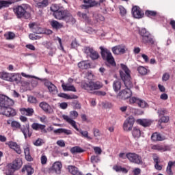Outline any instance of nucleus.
<instances>
[{
  "label": "nucleus",
  "instance_id": "2eb2a0df",
  "mask_svg": "<svg viewBox=\"0 0 175 175\" xmlns=\"http://www.w3.org/2000/svg\"><path fill=\"white\" fill-rule=\"evenodd\" d=\"M135 124V118L133 117H129L123 124L124 131H132L133 128V124Z\"/></svg>",
  "mask_w": 175,
  "mask_h": 175
},
{
  "label": "nucleus",
  "instance_id": "774afa93",
  "mask_svg": "<svg viewBox=\"0 0 175 175\" xmlns=\"http://www.w3.org/2000/svg\"><path fill=\"white\" fill-rule=\"evenodd\" d=\"M41 163L42 165H46V163H47V157L45 155L41 157Z\"/></svg>",
  "mask_w": 175,
  "mask_h": 175
},
{
  "label": "nucleus",
  "instance_id": "20e7f679",
  "mask_svg": "<svg viewBox=\"0 0 175 175\" xmlns=\"http://www.w3.org/2000/svg\"><path fill=\"white\" fill-rule=\"evenodd\" d=\"M101 58L103 61H105L106 65L108 66H116V60L114 59V57H113V54L110 50L103 48V46H100Z\"/></svg>",
  "mask_w": 175,
  "mask_h": 175
},
{
  "label": "nucleus",
  "instance_id": "ddd939ff",
  "mask_svg": "<svg viewBox=\"0 0 175 175\" xmlns=\"http://www.w3.org/2000/svg\"><path fill=\"white\" fill-rule=\"evenodd\" d=\"M29 28H30V29H32L34 33H37L38 35L47 33L46 30H44L43 28L42 27H39V26H38V24H36V23H29Z\"/></svg>",
  "mask_w": 175,
  "mask_h": 175
},
{
  "label": "nucleus",
  "instance_id": "1a4fd4ad",
  "mask_svg": "<svg viewBox=\"0 0 175 175\" xmlns=\"http://www.w3.org/2000/svg\"><path fill=\"white\" fill-rule=\"evenodd\" d=\"M84 53L85 54H89L91 59L92 61H96L100 57L98 51L94 50V48L90 46H85L84 47Z\"/></svg>",
  "mask_w": 175,
  "mask_h": 175
},
{
  "label": "nucleus",
  "instance_id": "9b49d317",
  "mask_svg": "<svg viewBox=\"0 0 175 175\" xmlns=\"http://www.w3.org/2000/svg\"><path fill=\"white\" fill-rule=\"evenodd\" d=\"M129 103L130 105H133L134 103H136L137 105H138L139 107H142V109L148 107V104L147 103V102H146L144 100H142L136 97L131 98L129 99Z\"/></svg>",
  "mask_w": 175,
  "mask_h": 175
},
{
  "label": "nucleus",
  "instance_id": "09e8293b",
  "mask_svg": "<svg viewBox=\"0 0 175 175\" xmlns=\"http://www.w3.org/2000/svg\"><path fill=\"white\" fill-rule=\"evenodd\" d=\"M132 135L133 137L139 138L140 137V136H142V131H140V129L135 127L133 130Z\"/></svg>",
  "mask_w": 175,
  "mask_h": 175
},
{
  "label": "nucleus",
  "instance_id": "aec40b11",
  "mask_svg": "<svg viewBox=\"0 0 175 175\" xmlns=\"http://www.w3.org/2000/svg\"><path fill=\"white\" fill-rule=\"evenodd\" d=\"M44 46L46 47V49H47L48 50H50L49 53V55H50L51 57H53V55L55 54L57 51V48L53 44V42H46L44 44Z\"/></svg>",
  "mask_w": 175,
  "mask_h": 175
},
{
  "label": "nucleus",
  "instance_id": "13d9d810",
  "mask_svg": "<svg viewBox=\"0 0 175 175\" xmlns=\"http://www.w3.org/2000/svg\"><path fill=\"white\" fill-rule=\"evenodd\" d=\"M92 163H98L100 160L99 159V156H92L91 157Z\"/></svg>",
  "mask_w": 175,
  "mask_h": 175
},
{
  "label": "nucleus",
  "instance_id": "423d86ee",
  "mask_svg": "<svg viewBox=\"0 0 175 175\" xmlns=\"http://www.w3.org/2000/svg\"><path fill=\"white\" fill-rule=\"evenodd\" d=\"M81 87L83 90H85L86 91H88V92H91L92 91L100 90V88H103V84L99 81H83L81 82Z\"/></svg>",
  "mask_w": 175,
  "mask_h": 175
},
{
  "label": "nucleus",
  "instance_id": "69168bd1",
  "mask_svg": "<svg viewBox=\"0 0 175 175\" xmlns=\"http://www.w3.org/2000/svg\"><path fill=\"white\" fill-rule=\"evenodd\" d=\"M159 122H169V117L168 116H162L161 118L159 120Z\"/></svg>",
  "mask_w": 175,
  "mask_h": 175
},
{
  "label": "nucleus",
  "instance_id": "f3484780",
  "mask_svg": "<svg viewBox=\"0 0 175 175\" xmlns=\"http://www.w3.org/2000/svg\"><path fill=\"white\" fill-rule=\"evenodd\" d=\"M131 13L134 18H143L144 13L142 12V9L137 5H135L132 8Z\"/></svg>",
  "mask_w": 175,
  "mask_h": 175
},
{
  "label": "nucleus",
  "instance_id": "2f4dec72",
  "mask_svg": "<svg viewBox=\"0 0 175 175\" xmlns=\"http://www.w3.org/2000/svg\"><path fill=\"white\" fill-rule=\"evenodd\" d=\"M25 172H27V175H31L33 174L35 170L31 165H25L22 168V173H25Z\"/></svg>",
  "mask_w": 175,
  "mask_h": 175
},
{
  "label": "nucleus",
  "instance_id": "412c9836",
  "mask_svg": "<svg viewBox=\"0 0 175 175\" xmlns=\"http://www.w3.org/2000/svg\"><path fill=\"white\" fill-rule=\"evenodd\" d=\"M31 128L33 131H41L43 133H47L46 125L34 122L31 124Z\"/></svg>",
  "mask_w": 175,
  "mask_h": 175
},
{
  "label": "nucleus",
  "instance_id": "c03bdc74",
  "mask_svg": "<svg viewBox=\"0 0 175 175\" xmlns=\"http://www.w3.org/2000/svg\"><path fill=\"white\" fill-rule=\"evenodd\" d=\"M51 12H53V13H57L59 10L64 9V7L60 6L58 4H53L50 8Z\"/></svg>",
  "mask_w": 175,
  "mask_h": 175
},
{
  "label": "nucleus",
  "instance_id": "f8f14e48",
  "mask_svg": "<svg viewBox=\"0 0 175 175\" xmlns=\"http://www.w3.org/2000/svg\"><path fill=\"white\" fill-rule=\"evenodd\" d=\"M68 13L69 11L68 10H64V8H62L58 12L53 13V16L57 20H63V21H65Z\"/></svg>",
  "mask_w": 175,
  "mask_h": 175
},
{
  "label": "nucleus",
  "instance_id": "a19ab883",
  "mask_svg": "<svg viewBox=\"0 0 175 175\" xmlns=\"http://www.w3.org/2000/svg\"><path fill=\"white\" fill-rule=\"evenodd\" d=\"M58 96H59V98H64V99H77V96L76 95H68L65 93H60L58 94Z\"/></svg>",
  "mask_w": 175,
  "mask_h": 175
},
{
  "label": "nucleus",
  "instance_id": "5fc2aeb1",
  "mask_svg": "<svg viewBox=\"0 0 175 175\" xmlns=\"http://www.w3.org/2000/svg\"><path fill=\"white\" fill-rule=\"evenodd\" d=\"M77 16H79V17H81V18H83V20H84L85 21H88V20L90 18L88 17V15H87V14L82 13L81 12H78Z\"/></svg>",
  "mask_w": 175,
  "mask_h": 175
},
{
  "label": "nucleus",
  "instance_id": "603ef678",
  "mask_svg": "<svg viewBox=\"0 0 175 175\" xmlns=\"http://www.w3.org/2000/svg\"><path fill=\"white\" fill-rule=\"evenodd\" d=\"M8 81L12 83H13V81H16L17 83V81H18V76L16 74L10 73Z\"/></svg>",
  "mask_w": 175,
  "mask_h": 175
},
{
  "label": "nucleus",
  "instance_id": "c9c22d12",
  "mask_svg": "<svg viewBox=\"0 0 175 175\" xmlns=\"http://www.w3.org/2000/svg\"><path fill=\"white\" fill-rule=\"evenodd\" d=\"M49 0H42L41 2H38L36 3V7L38 9H43L44 8H47L49 6Z\"/></svg>",
  "mask_w": 175,
  "mask_h": 175
},
{
  "label": "nucleus",
  "instance_id": "dca6fc26",
  "mask_svg": "<svg viewBox=\"0 0 175 175\" xmlns=\"http://www.w3.org/2000/svg\"><path fill=\"white\" fill-rule=\"evenodd\" d=\"M39 107L40 109H42V110H43V111H44L46 114H53V113H54V109H53V107H51V105L46 102L43 101L40 103Z\"/></svg>",
  "mask_w": 175,
  "mask_h": 175
},
{
  "label": "nucleus",
  "instance_id": "58836bf2",
  "mask_svg": "<svg viewBox=\"0 0 175 175\" xmlns=\"http://www.w3.org/2000/svg\"><path fill=\"white\" fill-rule=\"evenodd\" d=\"M51 25L55 29H61L64 27V25L62 23H59V22L57 21H52L51 22Z\"/></svg>",
  "mask_w": 175,
  "mask_h": 175
},
{
  "label": "nucleus",
  "instance_id": "0e129e2a",
  "mask_svg": "<svg viewBox=\"0 0 175 175\" xmlns=\"http://www.w3.org/2000/svg\"><path fill=\"white\" fill-rule=\"evenodd\" d=\"M28 101L30 103H38V100L32 96H30L29 98H28Z\"/></svg>",
  "mask_w": 175,
  "mask_h": 175
},
{
  "label": "nucleus",
  "instance_id": "680f3d73",
  "mask_svg": "<svg viewBox=\"0 0 175 175\" xmlns=\"http://www.w3.org/2000/svg\"><path fill=\"white\" fill-rule=\"evenodd\" d=\"M169 79H170V75H169V73L165 72L163 75V77H162L163 81H167Z\"/></svg>",
  "mask_w": 175,
  "mask_h": 175
},
{
  "label": "nucleus",
  "instance_id": "c756f323",
  "mask_svg": "<svg viewBox=\"0 0 175 175\" xmlns=\"http://www.w3.org/2000/svg\"><path fill=\"white\" fill-rule=\"evenodd\" d=\"M153 161L154 162V168L156 169V170H162L163 166L159 165V162H161V161L159 160V157L157 155H154Z\"/></svg>",
  "mask_w": 175,
  "mask_h": 175
},
{
  "label": "nucleus",
  "instance_id": "f03ea898",
  "mask_svg": "<svg viewBox=\"0 0 175 175\" xmlns=\"http://www.w3.org/2000/svg\"><path fill=\"white\" fill-rule=\"evenodd\" d=\"M14 105V100L4 94H0V115L6 117H14L17 112L10 107Z\"/></svg>",
  "mask_w": 175,
  "mask_h": 175
},
{
  "label": "nucleus",
  "instance_id": "f704fd0d",
  "mask_svg": "<svg viewBox=\"0 0 175 175\" xmlns=\"http://www.w3.org/2000/svg\"><path fill=\"white\" fill-rule=\"evenodd\" d=\"M24 154L25 159H27L29 162H31V161H33V159L31 156V153L29 152V147L27 146L24 148Z\"/></svg>",
  "mask_w": 175,
  "mask_h": 175
},
{
  "label": "nucleus",
  "instance_id": "de8ad7c7",
  "mask_svg": "<svg viewBox=\"0 0 175 175\" xmlns=\"http://www.w3.org/2000/svg\"><path fill=\"white\" fill-rule=\"evenodd\" d=\"M4 38L6 40H12L14 38H16V34L12 31H8L4 34Z\"/></svg>",
  "mask_w": 175,
  "mask_h": 175
},
{
  "label": "nucleus",
  "instance_id": "e433bc0d",
  "mask_svg": "<svg viewBox=\"0 0 175 175\" xmlns=\"http://www.w3.org/2000/svg\"><path fill=\"white\" fill-rule=\"evenodd\" d=\"M13 2L12 1L0 0V10L3 8H9Z\"/></svg>",
  "mask_w": 175,
  "mask_h": 175
},
{
  "label": "nucleus",
  "instance_id": "39448f33",
  "mask_svg": "<svg viewBox=\"0 0 175 175\" xmlns=\"http://www.w3.org/2000/svg\"><path fill=\"white\" fill-rule=\"evenodd\" d=\"M62 118L68 122L77 132H79L81 136L84 137V139H87L88 140H92V137L89 135L88 131H83L77 128V124H76V121L73 120L72 118L69 117L68 115H62Z\"/></svg>",
  "mask_w": 175,
  "mask_h": 175
},
{
  "label": "nucleus",
  "instance_id": "6e6d98bb",
  "mask_svg": "<svg viewBox=\"0 0 175 175\" xmlns=\"http://www.w3.org/2000/svg\"><path fill=\"white\" fill-rule=\"evenodd\" d=\"M11 126L14 129H20V128H21V124H20V122H18L16 120H14L12 122Z\"/></svg>",
  "mask_w": 175,
  "mask_h": 175
},
{
  "label": "nucleus",
  "instance_id": "473e14b6",
  "mask_svg": "<svg viewBox=\"0 0 175 175\" xmlns=\"http://www.w3.org/2000/svg\"><path fill=\"white\" fill-rule=\"evenodd\" d=\"M151 139L153 142H162L165 140V138L158 133H154L151 136Z\"/></svg>",
  "mask_w": 175,
  "mask_h": 175
},
{
  "label": "nucleus",
  "instance_id": "393cba45",
  "mask_svg": "<svg viewBox=\"0 0 175 175\" xmlns=\"http://www.w3.org/2000/svg\"><path fill=\"white\" fill-rule=\"evenodd\" d=\"M20 111L21 114L27 116V117H32L33 113H35V111H33V109L32 108H21L20 109Z\"/></svg>",
  "mask_w": 175,
  "mask_h": 175
},
{
  "label": "nucleus",
  "instance_id": "e2e57ef3",
  "mask_svg": "<svg viewBox=\"0 0 175 175\" xmlns=\"http://www.w3.org/2000/svg\"><path fill=\"white\" fill-rule=\"evenodd\" d=\"M94 137H98V136H100V131L98 129H94L93 130Z\"/></svg>",
  "mask_w": 175,
  "mask_h": 175
},
{
  "label": "nucleus",
  "instance_id": "bf43d9fd",
  "mask_svg": "<svg viewBox=\"0 0 175 175\" xmlns=\"http://www.w3.org/2000/svg\"><path fill=\"white\" fill-rule=\"evenodd\" d=\"M43 143H44L43 142V139L41 138H38L34 143V146H36V147H39L40 146H42V144H43Z\"/></svg>",
  "mask_w": 175,
  "mask_h": 175
},
{
  "label": "nucleus",
  "instance_id": "4be33fe9",
  "mask_svg": "<svg viewBox=\"0 0 175 175\" xmlns=\"http://www.w3.org/2000/svg\"><path fill=\"white\" fill-rule=\"evenodd\" d=\"M11 169H13L14 170H18L21 166H23V161L21 160V159H15V160L12 162V163L9 165Z\"/></svg>",
  "mask_w": 175,
  "mask_h": 175
},
{
  "label": "nucleus",
  "instance_id": "37998d69",
  "mask_svg": "<svg viewBox=\"0 0 175 175\" xmlns=\"http://www.w3.org/2000/svg\"><path fill=\"white\" fill-rule=\"evenodd\" d=\"M137 70L138 73H139V75H141L142 76H146V75H147V72H148L147 68H146L144 66H139L137 68Z\"/></svg>",
  "mask_w": 175,
  "mask_h": 175
},
{
  "label": "nucleus",
  "instance_id": "4c0bfd02",
  "mask_svg": "<svg viewBox=\"0 0 175 175\" xmlns=\"http://www.w3.org/2000/svg\"><path fill=\"white\" fill-rule=\"evenodd\" d=\"M62 89L64 90V91H72V92H76V88H75V86L73 85H65V83H63L62 85Z\"/></svg>",
  "mask_w": 175,
  "mask_h": 175
},
{
  "label": "nucleus",
  "instance_id": "a18cd8bd",
  "mask_svg": "<svg viewBox=\"0 0 175 175\" xmlns=\"http://www.w3.org/2000/svg\"><path fill=\"white\" fill-rule=\"evenodd\" d=\"M10 77V73L6 72H0V79L2 80H5V81H9V79Z\"/></svg>",
  "mask_w": 175,
  "mask_h": 175
},
{
  "label": "nucleus",
  "instance_id": "a878e982",
  "mask_svg": "<svg viewBox=\"0 0 175 175\" xmlns=\"http://www.w3.org/2000/svg\"><path fill=\"white\" fill-rule=\"evenodd\" d=\"M137 122L144 128H147L151 125V120L148 119H137Z\"/></svg>",
  "mask_w": 175,
  "mask_h": 175
},
{
  "label": "nucleus",
  "instance_id": "9d476101",
  "mask_svg": "<svg viewBox=\"0 0 175 175\" xmlns=\"http://www.w3.org/2000/svg\"><path fill=\"white\" fill-rule=\"evenodd\" d=\"M44 85L49 90V92L52 94V95H57V94H58V89L57 88V86L50 81L44 79Z\"/></svg>",
  "mask_w": 175,
  "mask_h": 175
},
{
  "label": "nucleus",
  "instance_id": "49530a36",
  "mask_svg": "<svg viewBox=\"0 0 175 175\" xmlns=\"http://www.w3.org/2000/svg\"><path fill=\"white\" fill-rule=\"evenodd\" d=\"M70 152L72 154L81 153V152H84V150H83L79 146H75L71 148Z\"/></svg>",
  "mask_w": 175,
  "mask_h": 175
},
{
  "label": "nucleus",
  "instance_id": "6ab92c4d",
  "mask_svg": "<svg viewBox=\"0 0 175 175\" xmlns=\"http://www.w3.org/2000/svg\"><path fill=\"white\" fill-rule=\"evenodd\" d=\"M21 130V132L23 133L25 139H27V137H31L32 136V132L29 130V124H27L25 125H23V126H21V128L19 129Z\"/></svg>",
  "mask_w": 175,
  "mask_h": 175
},
{
  "label": "nucleus",
  "instance_id": "3c124183",
  "mask_svg": "<svg viewBox=\"0 0 175 175\" xmlns=\"http://www.w3.org/2000/svg\"><path fill=\"white\" fill-rule=\"evenodd\" d=\"M113 169L116 172H123V173H128V170H126V168H124L121 166L114 165L113 167Z\"/></svg>",
  "mask_w": 175,
  "mask_h": 175
},
{
  "label": "nucleus",
  "instance_id": "052dcab7",
  "mask_svg": "<svg viewBox=\"0 0 175 175\" xmlns=\"http://www.w3.org/2000/svg\"><path fill=\"white\" fill-rule=\"evenodd\" d=\"M57 40L59 44V46H58L59 50H62V51H65V49H64V45H62V40L59 37H57Z\"/></svg>",
  "mask_w": 175,
  "mask_h": 175
},
{
  "label": "nucleus",
  "instance_id": "f257e3e1",
  "mask_svg": "<svg viewBox=\"0 0 175 175\" xmlns=\"http://www.w3.org/2000/svg\"><path fill=\"white\" fill-rule=\"evenodd\" d=\"M122 70H120V75L122 81L124 83L126 89L120 91L118 95V99H122L125 100L126 99H129L132 96V91L131 88L133 87V83H132V77H131V70L128 68V66L125 64H121Z\"/></svg>",
  "mask_w": 175,
  "mask_h": 175
},
{
  "label": "nucleus",
  "instance_id": "338daca9",
  "mask_svg": "<svg viewBox=\"0 0 175 175\" xmlns=\"http://www.w3.org/2000/svg\"><path fill=\"white\" fill-rule=\"evenodd\" d=\"M29 38L31 39V40H38V39H39V36L33 33H30L29 35Z\"/></svg>",
  "mask_w": 175,
  "mask_h": 175
},
{
  "label": "nucleus",
  "instance_id": "a211bd4d",
  "mask_svg": "<svg viewBox=\"0 0 175 175\" xmlns=\"http://www.w3.org/2000/svg\"><path fill=\"white\" fill-rule=\"evenodd\" d=\"M6 146H8L9 148L11 150H13L16 152V154H21V148L20 147V145L17 144L16 142H14L13 141H10L7 143H5Z\"/></svg>",
  "mask_w": 175,
  "mask_h": 175
},
{
  "label": "nucleus",
  "instance_id": "72a5a7b5",
  "mask_svg": "<svg viewBox=\"0 0 175 175\" xmlns=\"http://www.w3.org/2000/svg\"><path fill=\"white\" fill-rule=\"evenodd\" d=\"M53 132L55 134L64 133V135H72V131L66 129H57L54 130Z\"/></svg>",
  "mask_w": 175,
  "mask_h": 175
},
{
  "label": "nucleus",
  "instance_id": "0eeeda50",
  "mask_svg": "<svg viewBox=\"0 0 175 175\" xmlns=\"http://www.w3.org/2000/svg\"><path fill=\"white\" fill-rule=\"evenodd\" d=\"M139 33L142 38L143 43H145V44H147V43H149L150 44H154V39L151 36L150 31H147V29L142 28L139 30Z\"/></svg>",
  "mask_w": 175,
  "mask_h": 175
},
{
  "label": "nucleus",
  "instance_id": "ea45409f",
  "mask_svg": "<svg viewBox=\"0 0 175 175\" xmlns=\"http://www.w3.org/2000/svg\"><path fill=\"white\" fill-rule=\"evenodd\" d=\"M175 165V161H169L166 169V172L168 175H173V171L172 167Z\"/></svg>",
  "mask_w": 175,
  "mask_h": 175
},
{
  "label": "nucleus",
  "instance_id": "4468645a",
  "mask_svg": "<svg viewBox=\"0 0 175 175\" xmlns=\"http://www.w3.org/2000/svg\"><path fill=\"white\" fill-rule=\"evenodd\" d=\"M113 54L118 55V54H125L128 51V48L125 45H117L111 49Z\"/></svg>",
  "mask_w": 175,
  "mask_h": 175
},
{
  "label": "nucleus",
  "instance_id": "7ed1b4c3",
  "mask_svg": "<svg viewBox=\"0 0 175 175\" xmlns=\"http://www.w3.org/2000/svg\"><path fill=\"white\" fill-rule=\"evenodd\" d=\"M14 12L17 18H25V20H29L31 17V5L28 4H22L17 5L14 8Z\"/></svg>",
  "mask_w": 175,
  "mask_h": 175
},
{
  "label": "nucleus",
  "instance_id": "8fccbe9b",
  "mask_svg": "<svg viewBox=\"0 0 175 175\" xmlns=\"http://www.w3.org/2000/svg\"><path fill=\"white\" fill-rule=\"evenodd\" d=\"M83 3H88L90 8L98 6V2L95 0H83Z\"/></svg>",
  "mask_w": 175,
  "mask_h": 175
},
{
  "label": "nucleus",
  "instance_id": "5701e85b",
  "mask_svg": "<svg viewBox=\"0 0 175 175\" xmlns=\"http://www.w3.org/2000/svg\"><path fill=\"white\" fill-rule=\"evenodd\" d=\"M67 169L68 173L72 175H84L83 174V172H81V171L75 165H68Z\"/></svg>",
  "mask_w": 175,
  "mask_h": 175
},
{
  "label": "nucleus",
  "instance_id": "c85d7f7f",
  "mask_svg": "<svg viewBox=\"0 0 175 175\" xmlns=\"http://www.w3.org/2000/svg\"><path fill=\"white\" fill-rule=\"evenodd\" d=\"M64 21L69 24H76V18L72 16V14L68 11V14L66 16Z\"/></svg>",
  "mask_w": 175,
  "mask_h": 175
},
{
  "label": "nucleus",
  "instance_id": "7c9ffc66",
  "mask_svg": "<svg viewBox=\"0 0 175 175\" xmlns=\"http://www.w3.org/2000/svg\"><path fill=\"white\" fill-rule=\"evenodd\" d=\"M121 81L120 80H116L113 82V90L115 92H118V91H120V90H121Z\"/></svg>",
  "mask_w": 175,
  "mask_h": 175
},
{
  "label": "nucleus",
  "instance_id": "6e6552de",
  "mask_svg": "<svg viewBox=\"0 0 175 175\" xmlns=\"http://www.w3.org/2000/svg\"><path fill=\"white\" fill-rule=\"evenodd\" d=\"M126 157L129 159L131 163H135V165H143V159L142 156L135 152H127Z\"/></svg>",
  "mask_w": 175,
  "mask_h": 175
},
{
  "label": "nucleus",
  "instance_id": "b1692460",
  "mask_svg": "<svg viewBox=\"0 0 175 175\" xmlns=\"http://www.w3.org/2000/svg\"><path fill=\"white\" fill-rule=\"evenodd\" d=\"M152 150H157V151H161V152H165L166 151H170V146L157 144L152 146Z\"/></svg>",
  "mask_w": 175,
  "mask_h": 175
},
{
  "label": "nucleus",
  "instance_id": "864d4df0",
  "mask_svg": "<svg viewBox=\"0 0 175 175\" xmlns=\"http://www.w3.org/2000/svg\"><path fill=\"white\" fill-rule=\"evenodd\" d=\"M119 10L120 16H122V17H125V16H126V9L124 6L119 5Z\"/></svg>",
  "mask_w": 175,
  "mask_h": 175
},
{
  "label": "nucleus",
  "instance_id": "cd10ccee",
  "mask_svg": "<svg viewBox=\"0 0 175 175\" xmlns=\"http://www.w3.org/2000/svg\"><path fill=\"white\" fill-rule=\"evenodd\" d=\"M52 170H54L55 173H58L61 172V169H62V163L59 161L55 162L52 167H51Z\"/></svg>",
  "mask_w": 175,
  "mask_h": 175
},
{
  "label": "nucleus",
  "instance_id": "4d7b16f0",
  "mask_svg": "<svg viewBox=\"0 0 175 175\" xmlns=\"http://www.w3.org/2000/svg\"><path fill=\"white\" fill-rule=\"evenodd\" d=\"M70 117H71V120H76L79 117V113L76 111H71L70 112Z\"/></svg>",
  "mask_w": 175,
  "mask_h": 175
},
{
  "label": "nucleus",
  "instance_id": "bb28decb",
  "mask_svg": "<svg viewBox=\"0 0 175 175\" xmlns=\"http://www.w3.org/2000/svg\"><path fill=\"white\" fill-rule=\"evenodd\" d=\"M78 68L82 70L90 69V68H91V64L87 61H81L78 63Z\"/></svg>",
  "mask_w": 175,
  "mask_h": 175
},
{
  "label": "nucleus",
  "instance_id": "79ce46f5",
  "mask_svg": "<svg viewBox=\"0 0 175 175\" xmlns=\"http://www.w3.org/2000/svg\"><path fill=\"white\" fill-rule=\"evenodd\" d=\"M145 16L150 18L152 17H157V16H158V12L157 11L146 10L145 12Z\"/></svg>",
  "mask_w": 175,
  "mask_h": 175
}]
</instances>
